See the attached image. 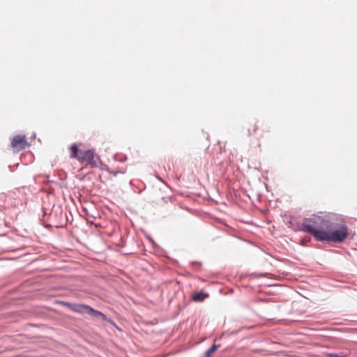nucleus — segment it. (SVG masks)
<instances>
[{"label": "nucleus", "instance_id": "nucleus-5", "mask_svg": "<svg viewBox=\"0 0 357 357\" xmlns=\"http://www.w3.org/2000/svg\"><path fill=\"white\" fill-rule=\"evenodd\" d=\"M63 305L73 311L78 313H88L89 309L90 307L89 305H72L69 303H63Z\"/></svg>", "mask_w": 357, "mask_h": 357}, {"label": "nucleus", "instance_id": "nucleus-2", "mask_svg": "<svg viewBox=\"0 0 357 357\" xmlns=\"http://www.w3.org/2000/svg\"><path fill=\"white\" fill-rule=\"evenodd\" d=\"M70 150V158L77 159L80 163L89 165L92 168L98 167L101 163L100 157L92 149L79 150L76 144H73Z\"/></svg>", "mask_w": 357, "mask_h": 357}, {"label": "nucleus", "instance_id": "nucleus-3", "mask_svg": "<svg viewBox=\"0 0 357 357\" xmlns=\"http://www.w3.org/2000/svg\"><path fill=\"white\" fill-rule=\"evenodd\" d=\"M348 236V227L345 225H342L337 229L332 230L331 227L326 230L323 237L320 238V241H328L334 243L343 242Z\"/></svg>", "mask_w": 357, "mask_h": 357}, {"label": "nucleus", "instance_id": "nucleus-4", "mask_svg": "<svg viewBox=\"0 0 357 357\" xmlns=\"http://www.w3.org/2000/svg\"><path fill=\"white\" fill-rule=\"evenodd\" d=\"M28 145L26 138L24 135H17L11 140L10 146L15 152H19L26 148Z\"/></svg>", "mask_w": 357, "mask_h": 357}, {"label": "nucleus", "instance_id": "nucleus-7", "mask_svg": "<svg viewBox=\"0 0 357 357\" xmlns=\"http://www.w3.org/2000/svg\"><path fill=\"white\" fill-rule=\"evenodd\" d=\"M208 295L203 292L195 293L192 295V300L195 302H200L207 298Z\"/></svg>", "mask_w": 357, "mask_h": 357}, {"label": "nucleus", "instance_id": "nucleus-9", "mask_svg": "<svg viewBox=\"0 0 357 357\" xmlns=\"http://www.w3.org/2000/svg\"><path fill=\"white\" fill-rule=\"evenodd\" d=\"M258 129H259V127L257 125V123H254V124L251 125L250 128L248 130L249 134L250 135L255 134Z\"/></svg>", "mask_w": 357, "mask_h": 357}, {"label": "nucleus", "instance_id": "nucleus-1", "mask_svg": "<svg viewBox=\"0 0 357 357\" xmlns=\"http://www.w3.org/2000/svg\"><path fill=\"white\" fill-rule=\"evenodd\" d=\"M302 225L305 231L312 234L317 241H320L326 230L330 227V222L321 216L312 215L310 218L305 219Z\"/></svg>", "mask_w": 357, "mask_h": 357}, {"label": "nucleus", "instance_id": "nucleus-8", "mask_svg": "<svg viewBox=\"0 0 357 357\" xmlns=\"http://www.w3.org/2000/svg\"><path fill=\"white\" fill-rule=\"evenodd\" d=\"M219 345L213 344L205 354V357H211V355L215 351Z\"/></svg>", "mask_w": 357, "mask_h": 357}, {"label": "nucleus", "instance_id": "nucleus-6", "mask_svg": "<svg viewBox=\"0 0 357 357\" xmlns=\"http://www.w3.org/2000/svg\"><path fill=\"white\" fill-rule=\"evenodd\" d=\"M86 314L96 319H100L102 320L107 319L106 316L103 313L92 308L91 307H89L88 313Z\"/></svg>", "mask_w": 357, "mask_h": 357}]
</instances>
